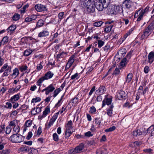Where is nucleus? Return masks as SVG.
Here are the masks:
<instances>
[{"label":"nucleus","instance_id":"nucleus-1","mask_svg":"<svg viewBox=\"0 0 154 154\" xmlns=\"http://www.w3.org/2000/svg\"><path fill=\"white\" fill-rule=\"evenodd\" d=\"M99 2L95 4L94 0H80L79 5V8L84 10H103L108 7L110 0H99Z\"/></svg>","mask_w":154,"mask_h":154},{"label":"nucleus","instance_id":"nucleus-2","mask_svg":"<svg viewBox=\"0 0 154 154\" xmlns=\"http://www.w3.org/2000/svg\"><path fill=\"white\" fill-rule=\"evenodd\" d=\"M24 139L23 136L17 133L14 134L10 137V140L15 143H20L23 141Z\"/></svg>","mask_w":154,"mask_h":154},{"label":"nucleus","instance_id":"nucleus-3","mask_svg":"<svg viewBox=\"0 0 154 154\" xmlns=\"http://www.w3.org/2000/svg\"><path fill=\"white\" fill-rule=\"evenodd\" d=\"M84 144L83 143H81L78 146L76 147L73 150L71 149V151H72V152L74 153H78L81 152L84 148Z\"/></svg>","mask_w":154,"mask_h":154},{"label":"nucleus","instance_id":"nucleus-4","mask_svg":"<svg viewBox=\"0 0 154 154\" xmlns=\"http://www.w3.org/2000/svg\"><path fill=\"white\" fill-rule=\"evenodd\" d=\"M117 96L119 100L125 99L126 98L127 94L123 91L121 90L117 92Z\"/></svg>","mask_w":154,"mask_h":154},{"label":"nucleus","instance_id":"nucleus-5","mask_svg":"<svg viewBox=\"0 0 154 154\" xmlns=\"http://www.w3.org/2000/svg\"><path fill=\"white\" fill-rule=\"evenodd\" d=\"M54 89L55 88L51 84L49 85L46 88L43 89L42 90V91L44 92L45 91H46L45 94L48 95L50 92H51L53 91Z\"/></svg>","mask_w":154,"mask_h":154},{"label":"nucleus","instance_id":"nucleus-6","mask_svg":"<svg viewBox=\"0 0 154 154\" xmlns=\"http://www.w3.org/2000/svg\"><path fill=\"white\" fill-rule=\"evenodd\" d=\"M148 62L149 63H151L154 60V52L151 51L149 53L148 56Z\"/></svg>","mask_w":154,"mask_h":154},{"label":"nucleus","instance_id":"nucleus-7","mask_svg":"<svg viewBox=\"0 0 154 154\" xmlns=\"http://www.w3.org/2000/svg\"><path fill=\"white\" fill-rule=\"evenodd\" d=\"M112 101V98H106L103 101L102 107L104 106L106 104L109 105L111 104Z\"/></svg>","mask_w":154,"mask_h":154},{"label":"nucleus","instance_id":"nucleus-8","mask_svg":"<svg viewBox=\"0 0 154 154\" xmlns=\"http://www.w3.org/2000/svg\"><path fill=\"white\" fill-rule=\"evenodd\" d=\"M49 32L46 30L42 31L38 34V36L39 37H45L48 35Z\"/></svg>","mask_w":154,"mask_h":154},{"label":"nucleus","instance_id":"nucleus-9","mask_svg":"<svg viewBox=\"0 0 154 154\" xmlns=\"http://www.w3.org/2000/svg\"><path fill=\"white\" fill-rule=\"evenodd\" d=\"M37 18L35 15H32L26 17L25 20V21L26 22H30L35 20Z\"/></svg>","mask_w":154,"mask_h":154},{"label":"nucleus","instance_id":"nucleus-10","mask_svg":"<svg viewBox=\"0 0 154 154\" xmlns=\"http://www.w3.org/2000/svg\"><path fill=\"white\" fill-rule=\"evenodd\" d=\"M11 66H8L7 68L5 70L2 76H7L8 75L9 73L11 72Z\"/></svg>","mask_w":154,"mask_h":154},{"label":"nucleus","instance_id":"nucleus-11","mask_svg":"<svg viewBox=\"0 0 154 154\" xmlns=\"http://www.w3.org/2000/svg\"><path fill=\"white\" fill-rule=\"evenodd\" d=\"M128 62V60L126 57L123 59L120 63V66L121 67H119V69H121L122 67L125 66L127 64Z\"/></svg>","mask_w":154,"mask_h":154},{"label":"nucleus","instance_id":"nucleus-12","mask_svg":"<svg viewBox=\"0 0 154 154\" xmlns=\"http://www.w3.org/2000/svg\"><path fill=\"white\" fill-rule=\"evenodd\" d=\"M107 150L104 148H100L96 152L97 154H107Z\"/></svg>","mask_w":154,"mask_h":154},{"label":"nucleus","instance_id":"nucleus-13","mask_svg":"<svg viewBox=\"0 0 154 154\" xmlns=\"http://www.w3.org/2000/svg\"><path fill=\"white\" fill-rule=\"evenodd\" d=\"M54 74L50 71H48L47 72L45 76L43 77L45 79H49L51 78L53 76Z\"/></svg>","mask_w":154,"mask_h":154},{"label":"nucleus","instance_id":"nucleus-14","mask_svg":"<svg viewBox=\"0 0 154 154\" xmlns=\"http://www.w3.org/2000/svg\"><path fill=\"white\" fill-rule=\"evenodd\" d=\"M41 111V109L40 108L37 107L36 109L34 108L31 111V113L32 115H34L37 113H40Z\"/></svg>","mask_w":154,"mask_h":154},{"label":"nucleus","instance_id":"nucleus-15","mask_svg":"<svg viewBox=\"0 0 154 154\" xmlns=\"http://www.w3.org/2000/svg\"><path fill=\"white\" fill-rule=\"evenodd\" d=\"M50 112V108L47 106L45 109V110L43 111V115L41 117L40 119L43 118L45 117V116Z\"/></svg>","mask_w":154,"mask_h":154},{"label":"nucleus","instance_id":"nucleus-16","mask_svg":"<svg viewBox=\"0 0 154 154\" xmlns=\"http://www.w3.org/2000/svg\"><path fill=\"white\" fill-rule=\"evenodd\" d=\"M143 134V132L140 130L137 129L133 131V135L134 136H138L142 135Z\"/></svg>","mask_w":154,"mask_h":154},{"label":"nucleus","instance_id":"nucleus-17","mask_svg":"<svg viewBox=\"0 0 154 154\" xmlns=\"http://www.w3.org/2000/svg\"><path fill=\"white\" fill-rule=\"evenodd\" d=\"M20 94H18L11 97L10 99L11 102L14 103L15 101L18 100L20 98Z\"/></svg>","mask_w":154,"mask_h":154},{"label":"nucleus","instance_id":"nucleus-18","mask_svg":"<svg viewBox=\"0 0 154 154\" xmlns=\"http://www.w3.org/2000/svg\"><path fill=\"white\" fill-rule=\"evenodd\" d=\"M106 91V88L103 86H100L98 90L96 91V92H98L99 93V94H102L104 93Z\"/></svg>","mask_w":154,"mask_h":154},{"label":"nucleus","instance_id":"nucleus-19","mask_svg":"<svg viewBox=\"0 0 154 154\" xmlns=\"http://www.w3.org/2000/svg\"><path fill=\"white\" fill-rule=\"evenodd\" d=\"M35 10H42L46 9V6L41 4H38L35 5Z\"/></svg>","mask_w":154,"mask_h":154},{"label":"nucleus","instance_id":"nucleus-20","mask_svg":"<svg viewBox=\"0 0 154 154\" xmlns=\"http://www.w3.org/2000/svg\"><path fill=\"white\" fill-rule=\"evenodd\" d=\"M151 32L149 31L148 30H147V29H146L144 31L143 34L141 36L142 38L143 39L145 38L146 37H147L149 35V33L150 32L151 33Z\"/></svg>","mask_w":154,"mask_h":154},{"label":"nucleus","instance_id":"nucleus-21","mask_svg":"<svg viewBox=\"0 0 154 154\" xmlns=\"http://www.w3.org/2000/svg\"><path fill=\"white\" fill-rule=\"evenodd\" d=\"M106 13L109 15H114L118 13V11L116 10H106Z\"/></svg>","mask_w":154,"mask_h":154},{"label":"nucleus","instance_id":"nucleus-22","mask_svg":"<svg viewBox=\"0 0 154 154\" xmlns=\"http://www.w3.org/2000/svg\"><path fill=\"white\" fill-rule=\"evenodd\" d=\"M31 149V148H29L28 146H25L20 148V150L22 152H28Z\"/></svg>","mask_w":154,"mask_h":154},{"label":"nucleus","instance_id":"nucleus-23","mask_svg":"<svg viewBox=\"0 0 154 154\" xmlns=\"http://www.w3.org/2000/svg\"><path fill=\"white\" fill-rule=\"evenodd\" d=\"M154 29V20L146 28L147 30H148L149 31L152 32Z\"/></svg>","mask_w":154,"mask_h":154},{"label":"nucleus","instance_id":"nucleus-24","mask_svg":"<svg viewBox=\"0 0 154 154\" xmlns=\"http://www.w3.org/2000/svg\"><path fill=\"white\" fill-rule=\"evenodd\" d=\"M72 121L71 120L69 121L67 123V124L66 126V130H70L72 128Z\"/></svg>","mask_w":154,"mask_h":154},{"label":"nucleus","instance_id":"nucleus-25","mask_svg":"<svg viewBox=\"0 0 154 154\" xmlns=\"http://www.w3.org/2000/svg\"><path fill=\"white\" fill-rule=\"evenodd\" d=\"M132 74L129 73L128 74L126 78V82L127 83L129 82L130 81H131L132 78Z\"/></svg>","mask_w":154,"mask_h":154},{"label":"nucleus","instance_id":"nucleus-26","mask_svg":"<svg viewBox=\"0 0 154 154\" xmlns=\"http://www.w3.org/2000/svg\"><path fill=\"white\" fill-rule=\"evenodd\" d=\"M113 105H111L109 107V108L107 110V114L110 116H111L112 114V109L113 107Z\"/></svg>","mask_w":154,"mask_h":154},{"label":"nucleus","instance_id":"nucleus-27","mask_svg":"<svg viewBox=\"0 0 154 154\" xmlns=\"http://www.w3.org/2000/svg\"><path fill=\"white\" fill-rule=\"evenodd\" d=\"M20 15L17 13H15L12 17V18L14 21H17L20 18Z\"/></svg>","mask_w":154,"mask_h":154},{"label":"nucleus","instance_id":"nucleus-28","mask_svg":"<svg viewBox=\"0 0 154 154\" xmlns=\"http://www.w3.org/2000/svg\"><path fill=\"white\" fill-rule=\"evenodd\" d=\"M145 10H141V11L139 14V17L137 19V21H139L141 20L145 12Z\"/></svg>","mask_w":154,"mask_h":154},{"label":"nucleus","instance_id":"nucleus-29","mask_svg":"<svg viewBox=\"0 0 154 154\" xmlns=\"http://www.w3.org/2000/svg\"><path fill=\"white\" fill-rule=\"evenodd\" d=\"M44 24L43 21L42 20H39L37 23L36 27L38 28L40 27L43 26Z\"/></svg>","mask_w":154,"mask_h":154},{"label":"nucleus","instance_id":"nucleus-30","mask_svg":"<svg viewBox=\"0 0 154 154\" xmlns=\"http://www.w3.org/2000/svg\"><path fill=\"white\" fill-rule=\"evenodd\" d=\"M32 123V121L31 120H29L26 121L24 124V126L26 127H30Z\"/></svg>","mask_w":154,"mask_h":154},{"label":"nucleus","instance_id":"nucleus-31","mask_svg":"<svg viewBox=\"0 0 154 154\" xmlns=\"http://www.w3.org/2000/svg\"><path fill=\"white\" fill-rule=\"evenodd\" d=\"M75 55H74L72 56L68 60V63L72 65L74 61Z\"/></svg>","mask_w":154,"mask_h":154},{"label":"nucleus","instance_id":"nucleus-32","mask_svg":"<svg viewBox=\"0 0 154 154\" xmlns=\"http://www.w3.org/2000/svg\"><path fill=\"white\" fill-rule=\"evenodd\" d=\"M32 52V51L30 49H27L24 51V54L25 56H28L30 55Z\"/></svg>","mask_w":154,"mask_h":154},{"label":"nucleus","instance_id":"nucleus-33","mask_svg":"<svg viewBox=\"0 0 154 154\" xmlns=\"http://www.w3.org/2000/svg\"><path fill=\"white\" fill-rule=\"evenodd\" d=\"M122 6L124 8H125L124 7H125L126 8H129L130 7V5L129 3L128 2L125 1L124 2L123 4L122 5Z\"/></svg>","mask_w":154,"mask_h":154},{"label":"nucleus","instance_id":"nucleus-34","mask_svg":"<svg viewBox=\"0 0 154 154\" xmlns=\"http://www.w3.org/2000/svg\"><path fill=\"white\" fill-rule=\"evenodd\" d=\"M13 72L12 74L11 75L12 76H15V78L19 74V71L17 68L14 69L13 71Z\"/></svg>","mask_w":154,"mask_h":154},{"label":"nucleus","instance_id":"nucleus-35","mask_svg":"<svg viewBox=\"0 0 154 154\" xmlns=\"http://www.w3.org/2000/svg\"><path fill=\"white\" fill-rule=\"evenodd\" d=\"M72 132H71L70 130H65V137L67 138L69 137L72 134Z\"/></svg>","mask_w":154,"mask_h":154},{"label":"nucleus","instance_id":"nucleus-36","mask_svg":"<svg viewBox=\"0 0 154 154\" xmlns=\"http://www.w3.org/2000/svg\"><path fill=\"white\" fill-rule=\"evenodd\" d=\"M103 22L102 21H100L98 22H96L93 23V25L94 26L96 27L100 26L103 23Z\"/></svg>","mask_w":154,"mask_h":154},{"label":"nucleus","instance_id":"nucleus-37","mask_svg":"<svg viewBox=\"0 0 154 154\" xmlns=\"http://www.w3.org/2000/svg\"><path fill=\"white\" fill-rule=\"evenodd\" d=\"M16 28V26L15 25H12L8 28V29L11 32H13L15 29Z\"/></svg>","mask_w":154,"mask_h":154},{"label":"nucleus","instance_id":"nucleus-38","mask_svg":"<svg viewBox=\"0 0 154 154\" xmlns=\"http://www.w3.org/2000/svg\"><path fill=\"white\" fill-rule=\"evenodd\" d=\"M53 140L57 142L59 140L58 136L56 133H54L53 135Z\"/></svg>","mask_w":154,"mask_h":154},{"label":"nucleus","instance_id":"nucleus-39","mask_svg":"<svg viewBox=\"0 0 154 154\" xmlns=\"http://www.w3.org/2000/svg\"><path fill=\"white\" fill-rule=\"evenodd\" d=\"M101 121V118L100 117H97L95 119V123L97 124L100 125Z\"/></svg>","mask_w":154,"mask_h":154},{"label":"nucleus","instance_id":"nucleus-40","mask_svg":"<svg viewBox=\"0 0 154 154\" xmlns=\"http://www.w3.org/2000/svg\"><path fill=\"white\" fill-rule=\"evenodd\" d=\"M116 129V127L115 126H113L110 127L109 128L106 129L105 131V132H109L112 131H113Z\"/></svg>","mask_w":154,"mask_h":154},{"label":"nucleus","instance_id":"nucleus-41","mask_svg":"<svg viewBox=\"0 0 154 154\" xmlns=\"http://www.w3.org/2000/svg\"><path fill=\"white\" fill-rule=\"evenodd\" d=\"M3 43V45L6 44L8 41V37L7 36L4 37L1 41Z\"/></svg>","mask_w":154,"mask_h":154},{"label":"nucleus","instance_id":"nucleus-42","mask_svg":"<svg viewBox=\"0 0 154 154\" xmlns=\"http://www.w3.org/2000/svg\"><path fill=\"white\" fill-rule=\"evenodd\" d=\"M60 88H58V89L55 90L54 91V94L53 95V96L54 97H56L57 95L60 92Z\"/></svg>","mask_w":154,"mask_h":154},{"label":"nucleus","instance_id":"nucleus-43","mask_svg":"<svg viewBox=\"0 0 154 154\" xmlns=\"http://www.w3.org/2000/svg\"><path fill=\"white\" fill-rule=\"evenodd\" d=\"M154 130V126L153 125H152L151 126H150L149 128H148L147 130V133H151V134L152 131H153Z\"/></svg>","mask_w":154,"mask_h":154},{"label":"nucleus","instance_id":"nucleus-44","mask_svg":"<svg viewBox=\"0 0 154 154\" xmlns=\"http://www.w3.org/2000/svg\"><path fill=\"white\" fill-rule=\"evenodd\" d=\"M10 153V150L8 149L3 150L0 151V154H9Z\"/></svg>","mask_w":154,"mask_h":154},{"label":"nucleus","instance_id":"nucleus-45","mask_svg":"<svg viewBox=\"0 0 154 154\" xmlns=\"http://www.w3.org/2000/svg\"><path fill=\"white\" fill-rule=\"evenodd\" d=\"M104 43V42L101 40H98V46L99 48H101L103 45Z\"/></svg>","mask_w":154,"mask_h":154},{"label":"nucleus","instance_id":"nucleus-46","mask_svg":"<svg viewBox=\"0 0 154 154\" xmlns=\"http://www.w3.org/2000/svg\"><path fill=\"white\" fill-rule=\"evenodd\" d=\"M41 100V99L39 97H37L35 98H33L32 99L31 103H36L40 101Z\"/></svg>","mask_w":154,"mask_h":154},{"label":"nucleus","instance_id":"nucleus-47","mask_svg":"<svg viewBox=\"0 0 154 154\" xmlns=\"http://www.w3.org/2000/svg\"><path fill=\"white\" fill-rule=\"evenodd\" d=\"M112 27V26H109L105 28L104 31L106 32H109L111 31Z\"/></svg>","mask_w":154,"mask_h":154},{"label":"nucleus","instance_id":"nucleus-48","mask_svg":"<svg viewBox=\"0 0 154 154\" xmlns=\"http://www.w3.org/2000/svg\"><path fill=\"white\" fill-rule=\"evenodd\" d=\"M11 130V128L10 126H8L7 127L5 131L6 133L7 134H9L10 133Z\"/></svg>","mask_w":154,"mask_h":154},{"label":"nucleus","instance_id":"nucleus-49","mask_svg":"<svg viewBox=\"0 0 154 154\" xmlns=\"http://www.w3.org/2000/svg\"><path fill=\"white\" fill-rule=\"evenodd\" d=\"M44 80V79L42 77L39 79V80L37 82V83L39 86H41V85L42 82Z\"/></svg>","mask_w":154,"mask_h":154},{"label":"nucleus","instance_id":"nucleus-50","mask_svg":"<svg viewBox=\"0 0 154 154\" xmlns=\"http://www.w3.org/2000/svg\"><path fill=\"white\" fill-rule=\"evenodd\" d=\"M96 109L94 106H92L90 108L89 112L91 113H94L96 112Z\"/></svg>","mask_w":154,"mask_h":154},{"label":"nucleus","instance_id":"nucleus-51","mask_svg":"<svg viewBox=\"0 0 154 154\" xmlns=\"http://www.w3.org/2000/svg\"><path fill=\"white\" fill-rule=\"evenodd\" d=\"M8 67V64H5L3 67L1 68L0 70V72L2 73L3 72L4 70L6 69Z\"/></svg>","mask_w":154,"mask_h":154},{"label":"nucleus","instance_id":"nucleus-52","mask_svg":"<svg viewBox=\"0 0 154 154\" xmlns=\"http://www.w3.org/2000/svg\"><path fill=\"white\" fill-rule=\"evenodd\" d=\"M20 127L19 126H14V131L17 134H18L20 131Z\"/></svg>","mask_w":154,"mask_h":154},{"label":"nucleus","instance_id":"nucleus-53","mask_svg":"<svg viewBox=\"0 0 154 154\" xmlns=\"http://www.w3.org/2000/svg\"><path fill=\"white\" fill-rule=\"evenodd\" d=\"M120 72L119 69L117 68H116L113 72V74L115 75H118L119 74Z\"/></svg>","mask_w":154,"mask_h":154},{"label":"nucleus","instance_id":"nucleus-54","mask_svg":"<svg viewBox=\"0 0 154 154\" xmlns=\"http://www.w3.org/2000/svg\"><path fill=\"white\" fill-rule=\"evenodd\" d=\"M65 54V53L63 52H62L60 53L57 54V58H59L60 57H64V55Z\"/></svg>","mask_w":154,"mask_h":154},{"label":"nucleus","instance_id":"nucleus-55","mask_svg":"<svg viewBox=\"0 0 154 154\" xmlns=\"http://www.w3.org/2000/svg\"><path fill=\"white\" fill-rule=\"evenodd\" d=\"M5 107L8 109H11L12 107L11 104L9 102H7L6 103Z\"/></svg>","mask_w":154,"mask_h":154},{"label":"nucleus","instance_id":"nucleus-56","mask_svg":"<svg viewBox=\"0 0 154 154\" xmlns=\"http://www.w3.org/2000/svg\"><path fill=\"white\" fill-rule=\"evenodd\" d=\"M15 122L16 121L15 120L11 121L9 123V126H10L11 127V126H15Z\"/></svg>","mask_w":154,"mask_h":154},{"label":"nucleus","instance_id":"nucleus-57","mask_svg":"<svg viewBox=\"0 0 154 154\" xmlns=\"http://www.w3.org/2000/svg\"><path fill=\"white\" fill-rule=\"evenodd\" d=\"M32 133L31 131L29 132L27 135V136L26 137V138L29 140L32 137Z\"/></svg>","mask_w":154,"mask_h":154},{"label":"nucleus","instance_id":"nucleus-58","mask_svg":"<svg viewBox=\"0 0 154 154\" xmlns=\"http://www.w3.org/2000/svg\"><path fill=\"white\" fill-rule=\"evenodd\" d=\"M78 75V74L77 73H75L74 75H72L71 77V79H74L76 78V79H78V78L77 77Z\"/></svg>","mask_w":154,"mask_h":154},{"label":"nucleus","instance_id":"nucleus-59","mask_svg":"<svg viewBox=\"0 0 154 154\" xmlns=\"http://www.w3.org/2000/svg\"><path fill=\"white\" fill-rule=\"evenodd\" d=\"M85 135L86 137H90L92 136L93 134H91L90 131H89L85 133Z\"/></svg>","mask_w":154,"mask_h":154},{"label":"nucleus","instance_id":"nucleus-60","mask_svg":"<svg viewBox=\"0 0 154 154\" xmlns=\"http://www.w3.org/2000/svg\"><path fill=\"white\" fill-rule=\"evenodd\" d=\"M95 86H93L91 88L90 92H89V95L91 96V94H92L93 92L95 91Z\"/></svg>","mask_w":154,"mask_h":154},{"label":"nucleus","instance_id":"nucleus-61","mask_svg":"<svg viewBox=\"0 0 154 154\" xmlns=\"http://www.w3.org/2000/svg\"><path fill=\"white\" fill-rule=\"evenodd\" d=\"M16 91L15 88H12L9 89L8 92L9 93H14Z\"/></svg>","mask_w":154,"mask_h":154},{"label":"nucleus","instance_id":"nucleus-62","mask_svg":"<svg viewBox=\"0 0 154 154\" xmlns=\"http://www.w3.org/2000/svg\"><path fill=\"white\" fill-rule=\"evenodd\" d=\"M27 68L26 66H22L20 67V69L22 71H23L26 70Z\"/></svg>","mask_w":154,"mask_h":154},{"label":"nucleus","instance_id":"nucleus-63","mask_svg":"<svg viewBox=\"0 0 154 154\" xmlns=\"http://www.w3.org/2000/svg\"><path fill=\"white\" fill-rule=\"evenodd\" d=\"M57 115L54 116L52 117V118L50 120L54 122L56 119H57Z\"/></svg>","mask_w":154,"mask_h":154},{"label":"nucleus","instance_id":"nucleus-64","mask_svg":"<svg viewBox=\"0 0 154 154\" xmlns=\"http://www.w3.org/2000/svg\"><path fill=\"white\" fill-rule=\"evenodd\" d=\"M120 53H121V54H122V55L123 54H125L126 53V50L125 49H122L120 50L119 51Z\"/></svg>","mask_w":154,"mask_h":154}]
</instances>
